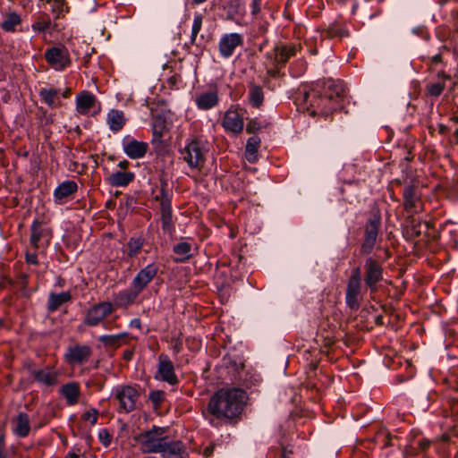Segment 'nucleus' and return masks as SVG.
Instances as JSON below:
<instances>
[{
    "label": "nucleus",
    "instance_id": "nucleus-53",
    "mask_svg": "<svg viewBox=\"0 0 458 458\" xmlns=\"http://www.w3.org/2000/svg\"><path fill=\"white\" fill-rule=\"evenodd\" d=\"M0 458H6L4 436H0Z\"/></svg>",
    "mask_w": 458,
    "mask_h": 458
},
{
    "label": "nucleus",
    "instance_id": "nucleus-17",
    "mask_svg": "<svg viewBox=\"0 0 458 458\" xmlns=\"http://www.w3.org/2000/svg\"><path fill=\"white\" fill-rule=\"evenodd\" d=\"M148 148V143L139 141L130 136H126L123 140V149L124 153L131 159L142 158Z\"/></svg>",
    "mask_w": 458,
    "mask_h": 458
},
{
    "label": "nucleus",
    "instance_id": "nucleus-18",
    "mask_svg": "<svg viewBox=\"0 0 458 458\" xmlns=\"http://www.w3.org/2000/svg\"><path fill=\"white\" fill-rule=\"evenodd\" d=\"M51 239L50 231L44 227L42 223L38 220H34L31 225V235L30 239V245L35 249H39L43 246L42 241L47 245Z\"/></svg>",
    "mask_w": 458,
    "mask_h": 458
},
{
    "label": "nucleus",
    "instance_id": "nucleus-61",
    "mask_svg": "<svg viewBox=\"0 0 458 458\" xmlns=\"http://www.w3.org/2000/svg\"><path fill=\"white\" fill-rule=\"evenodd\" d=\"M454 135L455 141L458 144V128L454 131Z\"/></svg>",
    "mask_w": 458,
    "mask_h": 458
},
{
    "label": "nucleus",
    "instance_id": "nucleus-11",
    "mask_svg": "<svg viewBox=\"0 0 458 458\" xmlns=\"http://www.w3.org/2000/svg\"><path fill=\"white\" fill-rule=\"evenodd\" d=\"M222 126L228 133L240 134L244 127L242 114L236 108L230 107L224 114Z\"/></svg>",
    "mask_w": 458,
    "mask_h": 458
},
{
    "label": "nucleus",
    "instance_id": "nucleus-51",
    "mask_svg": "<svg viewBox=\"0 0 458 458\" xmlns=\"http://www.w3.org/2000/svg\"><path fill=\"white\" fill-rule=\"evenodd\" d=\"M26 261L29 264L37 265L38 264V256L35 252L27 253L26 254Z\"/></svg>",
    "mask_w": 458,
    "mask_h": 458
},
{
    "label": "nucleus",
    "instance_id": "nucleus-64",
    "mask_svg": "<svg viewBox=\"0 0 458 458\" xmlns=\"http://www.w3.org/2000/svg\"><path fill=\"white\" fill-rule=\"evenodd\" d=\"M55 4L56 7L62 6V3L60 1L55 2Z\"/></svg>",
    "mask_w": 458,
    "mask_h": 458
},
{
    "label": "nucleus",
    "instance_id": "nucleus-2",
    "mask_svg": "<svg viewBox=\"0 0 458 458\" xmlns=\"http://www.w3.org/2000/svg\"><path fill=\"white\" fill-rule=\"evenodd\" d=\"M246 399V393L240 388H222L211 396L203 415L212 426L218 428L242 412Z\"/></svg>",
    "mask_w": 458,
    "mask_h": 458
},
{
    "label": "nucleus",
    "instance_id": "nucleus-58",
    "mask_svg": "<svg viewBox=\"0 0 458 458\" xmlns=\"http://www.w3.org/2000/svg\"><path fill=\"white\" fill-rule=\"evenodd\" d=\"M131 325L132 327H137V328H140V326H141V323H140V320L139 318H135V319L131 320Z\"/></svg>",
    "mask_w": 458,
    "mask_h": 458
},
{
    "label": "nucleus",
    "instance_id": "nucleus-49",
    "mask_svg": "<svg viewBox=\"0 0 458 458\" xmlns=\"http://www.w3.org/2000/svg\"><path fill=\"white\" fill-rule=\"evenodd\" d=\"M164 124L162 123H155L153 125V134L155 137L161 138L164 134Z\"/></svg>",
    "mask_w": 458,
    "mask_h": 458
},
{
    "label": "nucleus",
    "instance_id": "nucleus-59",
    "mask_svg": "<svg viewBox=\"0 0 458 458\" xmlns=\"http://www.w3.org/2000/svg\"><path fill=\"white\" fill-rule=\"evenodd\" d=\"M65 458H80L78 454L73 452H69Z\"/></svg>",
    "mask_w": 458,
    "mask_h": 458
},
{
    "label": "nucleus",
    "instance_id": "nucleus-23",
    "mask_svg": "<svg viewBox=\"0 0 458 458\" xmlns=\"http://www.w3.org/2000/svg\"><path fill=\"white\" fill-rule=\"evenodd\" d=\"M13 433L18 437H26L29 436L31 427H30V420L27 413L20 412L13 420Z\"/></svg>",
    "mask_w": 458,
    "mask_h": 458
},
{
    "label": "nucleus",
    "instance_id": "nucleus-36",
    "mask_svg": "<svg viewBox=\"0 0 458 458\" xmlns=\"http://www.w3.org/2000/svg\"><path fill=\"white\" fill-rule=\"evenodd\" d=\"M248 97L250 104L254 107H259L264 101V92L260 86L256 84H250Z\"/></svg>",
    "mask_w": 458,
    "mask_h": 458
},
{
    "label": "nucleus",
    "instance_id": "nucleus-4",
    "mask_svg": "<svg viewBox=\"0 0 458 458\" xmlns=\"http://www.w3.org/2000/svg\"><path fill=\"white\" fill-rule=\"evenodd\" d=\"M166 428L153 426L151 429L141 432L134 437V440L140 445V449L143 454H157L160 451L163 444L168 437Z\"/></svg>",
    "mask_w": 458,
    "mask_h": 458
},
{
    "label": "nucleus",
    "instance_id": "nucleus-19",
    "mask_svg": "<svg viewBox=\"0 0 458 458\" xmlns=\"http://www.w3.org/2000/svg\"><path fill=\"white\" fill-rule=\"evenodd\" d=\"M162 458H186L187 452L184 444L180 440L166 439L158 451Z\"/></svg>",
    "mask_w": 458,
    "mask_h": 458
},
{
    "label": "nucleus",
    "instance_id": "nucleus-25",
    "mask_svg": "<svg viewBox=\"0 0 458 458\" xmlns=\"http://www.w3.org/2000/svg\"><path fill=\"white\" fill-rule=\"evenodd\" d=\"M218 101L219 98L216 90L201 92L195 98L198 108L201 110H209L215 107Z\"/></svg>",
    "mask_w": 458,
    "mask_h": 458
},
{
    "label": "nucleus",
    "instance_id": "nucleus-39",
    "mask_svg": "<svg viewBox=\"0 0 458 458\" xmlns=\"http://www.w3.org/2000/svg\"><path fill=\"white\" fill-rule=\"evenodd\" d=\"M203 16L201 13H195L193 18V24L191 28V44L196 43L197 36L202 28Z\"/></svg>",
    "mask_w": 458,
    "mask_h": 458
},
{
    "label": "nucleus",
    "instance_id": "nucleus-55",
    "mask_svg": "<svg viewBox=\"0 0 458 458\" xmlns=\"http://www.w3.org/2000/svg\"><path fill=\"white\" fill-rule=\"evenodd\" d=\"M353 278H356L358 283H360V272L359 267L354 270L349 280H352Z\"/></svg>",
    "mask_w": 458,
    "mask_h": 458
},
{
    "label": "nucleus",
    "instance_id": "nucleus-30",
    "mask_svg": "<svg viewBox=\"0 0 458 458\" xmlns=\"http://www.w3.org/2000/svg\"><path fill=\"white\" fill-rule=\"evenodd\" d=\"M61 394L66 399L68 404L74 405L78 403L81 394L80 386L75 382L65 384L61 388Z\"/></svg>",
    "mask_w": 458,
    "mask_h": 458
},
{
    "label": "nucleus",
    "instance_id": "nucleus-38",
    "mask_svg": "<svg viewBox=\"0 0 458 458\" xmlns=\"http://www.w3.org/2000/svg\"><path fill=\"white\" fill-rule=\"evenodd\" d=\"M21 21L20 15L16 13H9L1 24V28L7 32H13L17 25Z\"/></svg>",
    "mask_w": 458,
    "mask_h": 458
},
{
    "label": "nucleus",
    "instance_id": "nucleus-45",
    "mask_svg": "<svg viewBox=\"0 0 458 458\" xmlns=\"http://www.w3.org/2000/svg\"><path fill=\"white\" fill-rule=\"evenodd\" d=\"M81 419L89 421L91 426H94L97 424L98 420V411L96 409L91 408L82 413Z\"/></svg>",
    "mask_w": 458,
    "mask_h": 458
},
{
    "label": "nucleus",
    "instance_id": "nucleus-50",
    "mask_svg": "<svg viewBox=\"0 0 458 458\" xmlns=\"http://www.w3.org/2000/svg\"><path fill=\"white\" fill-rule=\"evenodd\" d=\"M251 13L253 15H257L260 12L261 0H252Z\"/></svg>",
    "mask_w": 458,
    "mask_h": 458
},
{
    "label": "nucleus",
    "instance_id": "nucleus-6",
    "mask_svg": "<svg viewBox=\"0 0 458 458\" xmlns=\"http://www.w3.org/2000/svg\"><path fill=\"white\" fill-rule=\"evenodd\" d=\"M206 152L204 144L193 140L182 149L181 154L191 169L200 171L206 162Z\"/></svg>",
    "mask_w": 458,
    "mask_h": 458
},
{
    "label": "nucleus",
    "instance_id": "nucleus-24",
    "mask_svg": "<svg viewBox=\"0 0 458 458\" xmlns=\"http://www.w3.org/2000/svg\"><path fill=\"white\" fill-rule=\"evenodd\" d=\"M97 102V98L92 93L82 91L76 97V111L82 115L88 114Z\"/></svg>",
    "mask_w": 458,
    "mask_h": 458
},
{
    "label": "nucleus",
    "instance_id": "nucleus-37",
    "mask_svg": "<svg viewBox=\"0 0 458 458\" xmlns=\"http://www.w3.org/2000/svg\"><path fill=\"white\" fill-rule=\"evenodd\" d=\"M380 224L381 220L379 216L371 217L365 227V238L377 241Z\"/></svg>",
    "mask_w": 458,
    "mask_h": 458
},
{
    "label": "nucleus",
    "instance_id": "nucleus-57",
    "mask_svg": "<svg viewBox=\"0 0 458 458\" xmlns=\"http://www.w3.org/2000/svg\"><path fill=\"white\" fill-rule=\"evenodd\" d=\"M129 165V162L127 160L120 161L117 165L121 169H126Z\"/></svg>",
    "mask_w": 458,
    "mask_h": 458
},
{
    "label": "nucleus",
    "instance_id": "nucleus-31",
    "mask_svg": "<svg viewBox=\"0 0 458 458\" xmlns=\"http://www.w3.org/2000/svg\"><path fill=\"white\" fill-rule=\"evenodd\" d=\"M145 240L141 236L131 237L124 246L123 252L129 259H134L140 253Z\"/></svg>",
    "mask_w": 458,
    "mask_h": 458
},
{
    "label": "nucleus",
    "instance_id": "nucleus-62",
    "mask_svg": "<svg viewBox=\"0 0 458 458\" xmlns=\"http://www.w3.org/2000/svg\"><path fill=\"white\" fill-rule=\"evenodd\" d=\"M428 446H429V443H428V442L424 443V444H422V445H421L422 449H426V448H428Z\"/></svg>",
    "mask_w": 458,
    "mask_h": 458
},
{
    "label": "nucleus",
    "instance_id": "nucleus-44",
    "mask_svg": "<svg viewBox=\"0 0 458 458\" xmlns=\"http://www.w3.org/2000/svg\"><path fill=\"white\" fill-rule=\"evenodd\" d=\"M165 394L162 390H154L149 393V400L156 408L160 406V404L165 401Z\"/></svg>",
    "mask_w": 458,
    "mask_h": 458
},
{
    "label": "nucleus",
    "instance_id": "nucleus-60",
    "mask_svg": "<svg viewBox=\"0 0 458 458\" xmlns=\"http://www.w3.org/2000/svg\"><path fill=\"white\" fill-rule=\"evenodd\" d=\"M281 458H290L286 453V450H284L281 454Z\"/></svg>",
    "mask_w": 458,
    "mask_h": 458
},
{
    "label": "nucleus",
    "instance_id": "nucleus-41",
    "mask_svg": "<svg viewBox=\"0 0 458 458\" xmlns=\"http://www.w3.org/2000/svg\"><path fill=\"white\" fill-rule=\"evenodd\" d=\"M377 444L381 445L382 447H387L392 445V436L386 429L379 430L375 437Z\"/></svg>",
    "mask_w": 458,
    "mask_h": 458
},
{
    "label": "nucleus",
    "instance_id": "nucleus-48",
    "mask_svg": "<svg viewBox=\"0 0 458 458\" xmlns=\"http://www.w3.org/2000/svg\"><path fill=\"white\" fill-rule=\"evenodd\" d=\"M261 128V124L255 119L250 120L246 126V131L248 133H255L259 131Z\"/></svg>",
    "mask_w": 458,
    "mask_h": 458
},
{
    "label": "nucleus",
    "instance_id": "nucleus-35",
    "mask_svg": "<svg viewBox=\"0 0 458 458\" xmlns=\"http://www.w3.org/2000/svg\"><path fill=\"white\" fill-rule=\"evenodd\" d=\"M127 336V333H121L118 335H103L98 337V341L106 347L118 348Z\"/></svg>",
    "mask_w": 458,
    "mask_h": 458
},
{
    "label": "nucleus",
    "instance_id": "nucleus-54",
    "mask_svg": "<svg viewBox=\"0 0 458 458\" xmlns=\"http://www.w3.org/2000/svg\"><path fill=\"white\" fill-rule=\"evenodd\" d=\"M182 343L180 340H177L173 345V351L175 354L179 353L182 351Z\"/></svg>",
    "mask_w": 458,
    "mask_h": 458
},
{
    "label": "nucleus",
    "instance_id": "nucleus-33",
    "mask_svg": "<svg viewBox=\"0 0 458 458\" xmlns=\"http://www.w3.org/2000/svg\"><path fill=\"white\" fill-rule=\"evenodd\" d=\"M403 198L404 208L409 212L414 211L419 202L415 188L411 185L404 187Z\"/></svg>",
    "mask_w": 458,
    "mask_h": 458
},
{
    "label": "nucleus",
    "instance_id": "nucleus-47",
    "mask_svg": "<svg viewBox=\"0 0 458 458\" xmlns=\"http://www.w3.org/2000/svg\"><path fill=\"white\" fill-rule=\"evenodd\" d=\"M98 438L101 444L107 447L111 444L112 436L106 428H102L98 432Z\"/></svg>",
    "mask_w": 458,
    "mask_h": 458
},
{
    "label": "nucleus",
    "instance_id": "nucleus-29",
    "mask_svg": "<svg viewBox=\"0 0 458 458\" xmlns=\"http://www.w3.org/2000/svg\"><path fill=\"white\" fill-rule=\"evenodd\" d=\"M72 300V294L69 291L60 293H50L47 300V310L50 312L57 310L63 304Z\"/></svg>",
    "mask_w": 458,
    "mask_h": 458
},
{
    "label": "nucleus",
    "instance_id": "nucleus-46",
    "mask_svg": "<svg viewBox=\"0 0 458 458\" xmlns=\"http://www.w3.org/2000/svg\"><path fill=\"white\" fill-rule=\"evenodd\" d=\"M376 244V240L364 238V242L360 247L361 254L368 255L371 253Z\"/></svg>",
    "mask_w": 458,
    "mask_h": 458
},
{
    "label": "nucleus",
    "instance_id": "nucleus-5",
    "mask_svg": "<svg viewBox=\"0 0 458 458\" xmlns=\"http://www.w3.org/2000/svg\"><path fill=\"white\" fill-rule=\"evenodd\" d=\"M114 311V305L110 301H101L89 307L84 315L83 323L87 327H95L103 325L107 328L105 319Z\"/></svg>",
    "mask_w": 458,
    "mask_h": 458
},
{
    "label": "nucleus",
    "instance_id": "nucleus-20",
    "mask_svg": "<svg viewBox=\"0 0 458 458\" xmlns=\"http://www.w3.org/2000/svg\"><path fill=\"white\" fill-rule=\"evenodd\" d=\"M140 294V293L131 285L130 288L122 290L114 294V302L112 304L114 305V310L116 309H127L129 306L134 304Z\"/></svg>",
    "mask_w": 458,
    "mask_h": 458
},
{
    "label": "nucleus",
    "instance_id": "nucleus-28",
    "mask_svg": "<svg viewBox=\"0 0 458 458\" xmlns=\"http://www.w3.org/2000/svg\"><path fill=\"white\" fill-rule=\"evenodd\" d=\"M134 177L132 172L116 171L108 176L107 182L114 187H125L133 181Z\"/></svg>",
    "mask_w": 458,
    "mask_h": 458
},
{
    "label": "nucleus",
    "instance_id": "nucleus-10",
    "mask_svg": "<svg viewBox=\"0 0 458 458\" xmlns=\"http://www.w3.org/2000/svg\"><path fill=\"white\" fill-rule=\"evenodd\" d=\"M44 56L47 63L56 71H63L71 64L69 51L64 47L47 48Z\"/></svg>",
    "mask_w": 458,
    "mask_h": 458
},
{
    "label": "nucleus",
    "instance_id": "nucleus-13",
    "mask_svg": "<svg viewBox=\"0 0 458 458\" xmlns=\"http://www.w3.org/2000/svg\"><path fill=\"white\" fill-rule=\"evenodd\" d=\"M383 278V267L373 258H368L365 262V283L371 291L376 290V284Z\"/></svg>",
    "mask_w": 458,
    "mask_h": 458
},
{
    "label": "nucleus",
    "instance_id": "nucleus-9",
    "mask_svg": "<svg viewBox=\"0 0 458 458\" xmlns=\"http://www.w3.org/2000/svg\"><path fill=\"white\" fill-rule=\"evenodd\" d=\"M159 271L158 264L152 262L140 268L134 276L131 285L140 293L148 288L150 283L155 279Z\"/></svg>",
    "mask_w": 458,
    "mask_h": 458
},
{
    "label": "nucleus",
    "instance_id": "nucleus-42",
    "mask_svg": "<svg viewBox=\"0 0 458 458\" xmlns=\"http://www.w3.org/2000/svg\"><path fill=\"white\" fill-rule=\"evenodd\" d=\"M445 81L444 80H441V81H437V82H435V83H430L428 85H427V92L429 96L431 97H435V98H437L439 97L444 89H445Z\"/></svg>",
    "mask_w": 458,
    "mask_h": 458
},
{
    "label": "nucleus",
    "instance_id": "nucleus-14",
    "mask_svg": "<svg viewBox=\"0 0 458 458\" xmlns=\"http://www.w3.org/2000/svg\"><path fill=\"white\" fill-rule=\"evenodd\" d=\"M447 55H449V49L443 47V49L438 54L428 58L429 70L436 72L437 77L439 80H451L450 74L446 73L444 70L447 64Z\"/></svg>",
    "mask_w": 458,
    "mask_h": 458
},
{
    "label": "nucleus",
    "instance_id": "nucleus-26",
    "mask_svg": "<svg viewBox=\"0 0 458 458\" xmlns=\"http://www.w3.org/2000/svg\"><path fill=\"white\" fill-rule=\"evenodd\" d=\"M360 283H358L356 278L349 280L346 289V303L352 310L359 308V296L360 293Z\"/></svg>",
    "mask_w": 458,
    "mask_h": 458
},
{
    "label": "nucleus",
    "instance_id": "nucleus-63",
    "mask_svg": "<svg viewBox=\"0 0 458 458\" xmlns=\"http://www.w3.org/2000/svg\"><path fill=\"white\" fill-rule=\"evenodd\" d=\"M101 110V107H100V104L98 103V109L96 111H94L93 114H97L100 112Z\"/></svg>",
    "mask_w": 458,
    "mask_h": 458
},
{
    "label": "nucleus",
    "instance_id": "nucleus-40",
    "mask_svg": "<svg viewBox=\"0 0 458 458\" xmlns=\"http://www.w3.org/2000/svg\"><path fill=\"white\" fill-rule=\"evenodd\" d=\"M51 27L50 18L47 15H41L38 18V20L32 24V29L35 31L45 32L48 30Z\"/></svg>",
    "mask_w": 458,
    "mask_h": 458
},
{
    "label": "nucleus",
    "instance_id": "nucleus-43",
    "mask_svg": "<svg viewBox=\"0 0 458 458\" xmlns=\"http://www.w3.org/2000/svg\"><path fill=\"white\" fill-rule=\"evenodd\" d=\"M58 94V91L54 89H42L39 92V95L47 106H53L55 102V98Z\"/></svg>",
    "mask_w": 458,
    "mask_h": 458
},
{
    "label": "nucleus",
    "instance_id": "nucleus-1",
    "mask_svg": "<svg viewBox=\"0 0 458 458\" xmlns=\"http://www.w3.org/2000/svg\"><path fill=\"white\" fill-rule=\"evenodd\" d=\"M346 98V88L343 81L327 79L311 85L299 88L296 102L310 115H327L342 107Z\"/></svg>",
    "mask_w": 458,
    "mask_h": 458
},
{
    "label": "nucleus",
    "instance_id": "nucleus-34",
    "mask_svg": "<svg viewBox=\"0 0 458 458\" xmlns=\"http://www.w3.org/2000/svg\"><path fill=\"white\" fill-rule=\"evenodd\" d=\"M260 145L259 137L254 135L247 140L245 147V157L250 163H254L257 160V153Z\"/></svg>",
    "mask_w": 458,
    "mask_h": 458
},
{
    "label": "nucleus",
    "instance_id": "nucleus-16",
    "mask_svg": "<svg viewBox=\"0 0 458 458\" xmlns=\"http://www.w3.org/2000/svg\"><path fill=\"white\" fill-rule=\"evenodd\" d=\"M156 200H160L161 222L162 229L165 233H172L174 226L172 221V207L171 200L165 196V191H161V195L155 197Z\"/></svg>",
    "mask_w": 458,
    "mask_h": 458
},
{
    "label": "nucleus",
    "instance_id": "nucleus-8",
    "mask_svg": "<svg viewBox=\"0 0 458 458\" xmlns=\"http://www.w3.org/2000/svg\"><path fill=\"white\" fill-rule=\"evenodd\" d=\"M92 353L93 350L89 344L75 343L67 347L64 357L69 365L77 366L87 363Z\"/></svg>",
    "mask_w": 458,
    "mask_h": 458
},
{
    "label": "nucleus",
    "instance_id": "nucleus-7",
    "mask_svg": "<svg viewBox=\"0 0 458 458\" xmlns=\"http://www.w3.org/2000/svg\"><path fill=\"white\" fill-rule=\"evenodd\" d=\"M140 393L135 386H119L114 391V398L119 403V412H131L136 408Z\"/></svg>",
    "mask_w": 458,
    "mask_h": 458
},
{
    "label": "nucleus",
    "instance_id": "nucleus-52",
    "mask_svg": "<svg viewBox=\"0 0 458 458\" xmlns=\"http://www.w3.org/2000/svg\"><path fill=\"white\" fill-rule=\"evenodd\" d=\"M336 35H339L340 37H346V36H348V33L346 31H344V30H342L340 31L335 30H330L328 31V36L329 37H335Z\"/></svg>",
    "mask_w": 458,
    "mask_h": 458
},
{
    "label": "nucleus",
    "instance_id": "nucleus-56",
    "mask_svg": "<svg viewBox=\"0 0 458 458\" xmlns=\"http://www.w3.org/2000/svg\"><path fill=\"white\" fill-rule=\"evenodd\" d=\"M213 450H214V446L210 445V446H207L204 451H203V454L205 456H209L212 453H213Z\"/></svg>",
    "mask_w": 458,
    "mask_h": 458
},
{
    "label": "nucleus",
    "instance_id": "nucleus-27",
    "mask_svg": "<svg viewBox=\"0 0 458 458\" xmlns=\"http://www.w3.org/2000/svg\"><path fill=\"white\" fill-rule=\"evenodd\" d=\"M124 113L118 109H111L106 115V123L113 132L120 131L126 123Z\"/></svg>",
    "mask_w": 458,
    "mask_h": 458
},
{
    "label": "nucleus",
    "instance_id": "nucleus-3",
    "mask_svg": "<svg viewBox=\"0 0 458 458\" xmlns=\"http://www.w3.org/2000/svg\"><path fill=\"white\" fill-rule=\"evenodd\" d=\"M298 47L294 44L279 43L266 55L267 74L271 78L281 76V69L284 68L288 60L296 55Z\"/></svg>",
    "mask_w": 458,
    "mask_h": 458
},
{
    "label": "nucleus",
    "instance_id": "nucleus-21",
    "mask_svg": "<svg viewBox=\"0 0 458 458\" xmlns=\"http://www.w3.org/2000/svg\"><path fill=\"white\" fill-rule=\"evenodd\" d=\"M78 191V184L75 181H64L54 191V201L55 204L63 205Z\"/></svg>",
    "mask_w": 458,
    "mask_h": 458
},
{
    "label": "nucleus",
    "instance_id": "nucleus-32",
    "mask_svg": "<svg viewBox=\"0 0 458 458\" xmlns=\"http://www.w3.org/2000/svg\"><path fill=\"white\" fill-rule=\"evenodd\" d=\"M173 251L176 255L174 259L175 262H185L192 257L191 244L187 242H180L173 247Z\"/></svg>",
    "mask_w": 458,
    "mask_h": 458
},
{
    "label": "nucleus",
    "instance_id": "nucleus-12",
    "mask_svg": "<svg viewBox=\"0 0 458 458\" xmlns=\"http://www.w3.org/2000/svg\"><path fill=\"white\" fill-rule=\"evenodd\" d=\"M243 45V37L239 33L225 34L218 42V51L223 58L231 57L236 47Z\"/></svg>",
    "mask_w": 458,
    "mask_h": 458
},
{
    "label": "nucleus",
    "instance_id": "nucleus-15",
    "mask_svg": "<svg viewBox=\"0 0 458 458\" xmlns=\"http://www.w3.org/2000/svg\"><path fill=\"white\" fill-rule=\"evenodd\" d=\"M157 377L169 385L174 386L178 384L174 366L168 356L165 354H160L158 357Z\"/></svg>",
    "mask_w": 458,
    "mask_h": 458
},
{
    "label": "nucleus",
    "instance_id": "nucleus-22",
    "mask_svg": "<svg viewBox=\"0 0 458 458\" xmlns=\"http://www.w3.org/2000/svg\"><path fill=\"white\" fill-rule=\"evenodd\" d=\"M31 375L36 382L45 386H53L58 382V372L51 367L33 370Z\"/></svg>",
    "mask_w": 458,
    "mask_h": 458
}]
</instances>
